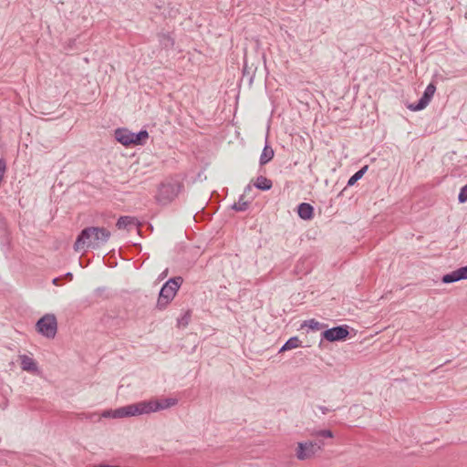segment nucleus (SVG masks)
I'll list each match as a JSON object with an SVG mask.
<instances>
[{
    "label": "nucleus",
    "instance_id": "1",
    "mask_svg": "<svg viewBox=\"0 0 467 467\" xmlns=\"http://www.w3.org/2000/svg\"><path fill=\"white\" fill-rule=\"evenodd\" d=\"M176 404L177 400L172 398L163 400H143L137 403L129 404L127 406L119 407L113 410H104L100 416L101 418L103 417L114 419L138 416L165 410Z\"/></svg>",
    "mask_w": 467,
    "mask_h": 467
},
{
    "label": "nucleus",
    "instance_id": "2",
    "mask_svg": "<svg viewBox=\"0 0 467 467\" xmlns=\"http://www.w3.org/2000/svg\"><path fill=\"white\" fill-rule=\"evenodd\" d=\"M111 234L104 227H86L78 234L74 244V250L98 249L104 245L109 239Z\"/></svg>",
    "mask_w": 467,
    "mask_h": 467
},
{
    "label": "nucleus",
    "instance_id": "3",
    "mask_svg": "<svg viewBox=\"0 0 467 467\" xmlns=\"http://www.w3.org/2000/svg\"><path fill=\"white\" fill-rule=\"evenodd\" d=\"M183 283L182 276H175L170 278L161 286L159 296L156 303V308L158 310H164L168 305L173 300L178 290Z\"/></svg>",
    "mask_w": 467,
    "mask_h": 467
},
{
    "label": "nucleus",
    "instance_id": "4",
    "mask_svg": "<svg viewBox=\"0 0 467 467\" xmlns=\"http://www.w3.org/2000/svg\"><path fill=\"white\" fill-rule=\"evenodd\" d=\"M182 187V184L177 181L162 182L159 188L158 201L163 204L171 202L178 196Z\"/></svg>",
    "mask_w": 467,
    "mask_h": 467
},
{
    "label": "nucleus",
    "instance_id": "5",
    "mask_svg": "<svg viewBox=\"0 0 467 467\" xmlns=\"http://www.w3.org/2000/svg\"><path fill=\"white\" fill-rule=\"evenodd\" d=\"M36 331L47 338H54L57 331V322L55 315L46 314L36 325Z\"/></svg>",
    "mask_w": 467,
    "mask_h": 467
},
{
    "label": "nucleus",
    "instance_id": "6",
    "mask_svg": "<svg viewBox=\"0 0 467 467\" xmlns=\"http://www.w3.org/2000/svg\"><path fill=\"white\" fill-rule=\"evenodd\" d=\"M323 446L324 442H298L296 455L298 460H307L313 457L318 451H321Z\"/></svg>",
    "mask_w": 467,
    "mask_h": 467
},
{
    "label": "nucleus",
    "instance_id": "7",
    "mask_svg": "<svg viewBox=\"0 0 467 467\" xmlns=\"http://www.w3.org/2000/svg\"><path fill=\"white\" fill-rule=\"evenodd\" d=\"M348 335L349 327L347 325L337 326L332 328L326 329L321 333L322 338L327 340L328 342L345 340Z\"/></svg>",
    "mask_w": 467,
    "mask_h": 467
},
{
    "label": "nucleus",
    "instance_id": "8",
    "mask_svg": "<svg viewBox=\"0 0 467 467\" xmlns=\"http://www.w3.org/2000/svg\"><path fill=\"white\" fill-rule=\"evenodd\" d=\"M436 91V85L431 82L425 88L421 98L417 103H412L408 106V109L412 111H420L425 109L431 102L434 93Z\"/></svg>",
    "mask_w": 467,
    "mask_h": 467
},
{
    "label": "nucleus",
    "instance_id": "9",
    "mask_svg": "<svg viewBox=\"0 0 467 467\" xmlns=\"http://www.w3.org/2000/svg\"><path fill=\"white\" fill-rule=\"evenodd\" d=\"M464 279H467V265L444 275L441 277V282L443 284H451Z\"/></svg>",
    "mask_w": 467,
    "mask_h": 467
},
{
    "label": "nucleus",
    "instance_id": "10",
    "mask_svg": "<svg viewBox=\"0 0 467 467\" xmlns=\"http://www.w3.org/2000/svg\"><path fill=\"white\" fill-rule=\"evenodd\" d=\"M114 137L118 142L128 147L132 144L133 132L125 128H118L114 132Z\"/></svg>",
    "mask_w": 467,
    "mask_h": 467
},
{
    "label": "nucleus",
    "instance_id": "11",
    "mask_svg": "<svg viewBox=\"0 0 467 467\" xmlns=\"http://www.w3.org/2000/svg\"><path fill=\"white\" fill-rule=\"evenodd\" d=\"M119 229L130 230V227L138 229L139 222L135 217L131 216H120L116 223Z\"/></svg>",
    "mask_w": 467,
    "mask_h": 467
},
{
    "label": "nucleus",
    "instance_id": "12",
    "mask_svg": "<svg viewBox=\"0 0 467 467\" xmlns=\"http://www.w3.org/2000/svg\"><path fill=\"white\" fill-rule=\"evenodd\" d=\"M297 214L303 220H311L314 217V207L307 202H301L297 206Z\"/></svg>",
    "mask_w": 467,
    "mask_h": 467
},
{
    "label": "nucleus",
    "instance_id": "13",
    "mask_svg": "<svg viewBox=\"0 0 467 467\" xmlns=\"http://www.w3.org/2000/svg\"><path fill=\"white\" fill-rule=\"evenodd\" d=\"M21 368L23 370L35 372L37 370V365L36 361L26 355L20 356Z\"/></svg>",
    "mask_w": 467,
    "mask_h": 467
},
{
    "label": "nucleus",
    "instance_id": "14",
    "mask_svg": "<svg viewBox=\"0 0 467 467\" xmlns=\"http://www.w3.org/2000/svg\"><path fill=\"white\" fill-rule=\"evenodd\" d=\"M254 186L261 191H268L272 188L273 182L270 179L265 176H258L254 182Z\"/></svg>",
    "mask_w": 467,
    "mask_h": 467
},
{
    "label": "nucleus",
    "instance_id": "15",
    "mask_svg": "<svg viewBox=\"0 0 467 467\" xmlns=\"http://www.w3.org/2000/svg\"><path fill=\"white\" fill-rule=\"evenodd\" d=\"M274 150L266 143L260 156V165H265L274 158Z\"/></svg>",
    "mask_w": 467,
    "mask_h": 467
},
{
    "label": "nucleus",
    "instance_id": "16",
    "mask_svg": "<svg viewBox=\"0 0 467 467\" xmlns=\"http://www.w3.org/2000/svg\"><path fill=\"white\" fill-rule=\"evenodd\" d=\"M158 38H159L160 46L162 48L169 49V48L173 47L174 39L169 34L161 33L158 35Z\"/></svg>",
    "mask_w": 467,
    "mask_h": 467
},
{
    "label": "nucleus",
    "instance_id": "17",
    "mask_svg": "<svg viewBox=\"0 0 467 467\" xmlns=\"http://www.w3.org/2000/svg\"><path fill=\"white\" fill-rule=\"evenodd\" d=\"M148 138V131L146 130H141L137 133H133L131 145H144Z\"/></svg>",
    "mask_w": 467,
    "mask_h": 467
},
{
    "label": "nucleus",
    "instance_id": "18",
    "mask_svg": "<svg viewBox=\"0 0 467 467\" xmlns=\"http://www.w3.org/2000/svg\"><path fill=\"white\" fill-rule=\"evenodd\" d=\"M301 346V341L298 337H290L279 349V352H284L286 350H290Z\"/></svg>",
    "mask_w": 467,
    "mask_h": 467
},
{
    "label": "nucleus",
    "instance_id": "19",
    "mask_svg": "<svg viewBox=\"0 0 467 467\" xmlns=\"http://www.w3.org/2000/svg\"><path fill=\"white\" fill-rule=\"evenodd\" d=\"M368 170V166L362 167L356 171L348 181L347 186H353L358 180H360Z\"/></svg>",
    "mask_w": 467,
    "mask_h": 467
},
{
    "label": "nucleus",
    "instance_id": "20",
    "mask_svg": "<svg viewBox=\"0 0 467 467\" xmlns=\"http://www.w3.org/2000/svg\"><path fill=\"white\" fill-rule=\"evenodd\" d=\"M244 195H241L239 198L238 202H235L233 204L232 209L237 212H244L248 209L250 202L248 201H243Z\"/></svg>",
    "mask_w": 467,
    "mask_h": 467
},
{
    "label": "nucleus",
    "instance_id": "21",
    "mask_svg": "<svg viewBox=\"0 0 467 467\" xmlns=\"http://www.w3.org/2000/svg\"><path fill=\"white\" fill-rule=\"evenodd\" d=\"M303 327H307L312 330H319L325 327L323 323H320L315 319H309L304 322Z\"/></svg>",
    "mask_w": 467,
    "mask_h": 467
},
{
    "label": "nucleus",
    "instance_id": "22",
    "mask_svg": "<svg viewBox=\"0 0 467 467\" xmlns=\"http://www.w3.org/2000/svg\"><path fill=\"white\" fill-rule=\"evenodd\" d=\"M79 419L81 420H88L89 421H93V422H97V421H99L100 419H101V416L99 415L98 413L94 412V413H82L80 416H79Z\"/></svg>",
    "mask_w": 467,
    "mask_h": 467
},
{
    "label": "nucleus",
    "instance_id": "23",
    "mask_svg": "<svg viewBox=\"0 0 467 467\" xmlns=\"http://www.w3.org/2000/svg\"><path fill=\"white\" fill-rule=\"evenodd\" d=\"M312 436L315 437H323V438H333V432L330 430H321L316 431L311 433Z\"/></svg>",
    "mask_w": 467,
    "mask_h": 467
},
{
    "label": "nucleus",
    "instance_id": "24",
    "mask_svg": "<svg viewBox=\"0 0 467 467\" xmlns=\"http://www.w3.org/2000/svg\"><path fill=\"white\" fill-rule=\"evenodd\" d=\"M458 201L460 203H464L467 202V184L462 187L458 195Z\"/></svg>",
    "mask_w": 467,
    "mask_h": 467
},
{
    "label": "nucleus",
    "instance_id": "25",
    "mask_svg": "<svg viewBox=\"0 0 467 467\" xmlns=\"http://www.w3.org/2000/svg\"><path fill=\"white\" fill-rule=\"evenodd\" d=\"M191 315L190 312H186L181 319L178 320L179 326L186 327L190 322Z\"/></svg>",
    "mask_w": 467,
    "mask_h": 467
},
{
    "label": "nucleus",
    "instance_id": "26",
    "mask_svg": "<svg viewBox=\"0 0 467 467\" xmlns=\"http://www.w3.org/2000/svg\"><path fill=\"white\" fill-rule=\"evenodd\" d=\"M243 75L244 77L248 76L249 77V82L252 83L254 79V72H251V68L247 67L246 63L244 66L243 69Z\"/></svg>",
    "mask_w": 467,
    "mask_h": 467
},
{
    "label": "nucleus",
    "instance_id": "27",
    "mask_svg": "<svg viewBox=\"0 0 467 467\" xmlns=\"http://www.w3.org/2000/svg\"><path fill=\"white\" fill-rule=\"evenodd\" d=\"M6 170V162L4 159H0V182L3 181Z\"/></svg>",
    "mask_w": 467,
    "mask_h": 467
},
{
    "label": "nucleus",
    "instance_id": "28",
    "mask_svg": "<svg viewBox=\"0 0 467 467\" xmlns=\"http://www.w3.org/2000/svg\"><path fill=\"white\" fill-rule=\"evenodd\" d=\"M105 292V288L104 287H99L95 290V296H98V297H100L103 296Z\"/></svg>",
    "mask_w": 467,
    "mask_h": 467
},
{
    "label": "nucleus",
    "instance_id": "29",
    "mask_svg": "<svg viewBox=\"0 0 467 467\" xmlns=\"http://www.w3.org/2000/svg\"><path fill=\"white\" fill-rule=\"evenodd\" d=\"M318 409L322 411L323 414H327L332 410H336L335 409H329L327 407H325V406H318Z\"/></svg>",
    "mask_w": 467,
    "mask_h": 467
},
{
    "label": "nucleus",
    "instance_id": "30",
    "mask_svg": "<svg viewBox=\"0 0 467 467\" xmlns=\"http://www.w3.org/2000/svg\"><path fill=\"white\" fill-rule=\"evenodd\" d=\"M251 191H252V185H251V184H247V185L245 186V188H244V194H246V193H248V192H251Z\"/></svg>",
    "mask_w": 467,
    "mask_h": 467
},
{
    "label": "nucleus",
    "instance_id": "31",
    "mask_svg": "<svg viewBox=\"0 0 467 467\" xmlns=\"http://www.w3.org/2000/svg\"><path fill=\"white\" fill-rule=\"evenodd\" d=\"M167 274H168V269H165V270H164V271L160 275L159 278H160V279H162V278L166 277Z\"/></svg>",
    "mask_w": 467,
    "mask_h": 467
},
{
    "label": "nucleus",
    "instance_id": "32",
    "mask_svg": "<svg viewBox=\"0 0 467 467\" xmlns=\"http://www.w3.org/2000/svg\"><path fill=\"white\" fill-rule=\"evenodd\" d=\"M93 467H119V466H117V465H109V464H99V465H95Z\"/></svg>",
    "mask_w": 467,
    "mask_h": 467
},
{
    "label": "nucleus",
    "instance_id": "33",
    "mask_svg": "<svg viewBox=\"0 0 467 467\" xmlns=\"http://www.w3.org/2000/svg\"><path fill=\"white\" fill-rule=\"evenodd\" d=\"M0 220H1V223H3V225L5 226L6 223H5V218L4 217H0Z\"/></svg>",
    "mask_w": 467,
    "mask_h": 467
},
{
    "label": "nucleus",
    "instance_id": "34",
    "mask_svg": "<svg viewBox=\"0 0 467 467\" xmlns=\"http://www.w3.org/2000/svg\"><path fill=\"white\" fill-rule=\"evenodd\" d=\"M53 283H54L55 285H57V284H58V278H54V279H53Z\"/></svg>",
    "mask_w": 467,
    "mask_h": 467
},
{
    "label": "nucleus",
    "instance_id": "35",
    "mask_svg": "<svg viewBox=\"0 0 467 467\" xmlns=\"http://www.w3.org/2000/svg\"><path fill=\"white\" fill-rule=\"evenodd\" d=\"M66 275H67V277H70V279H72V274H71V273H67Z\"/></svg>",
    "mask_w": 467,
    "mask_h": 467
}]
</instances>
